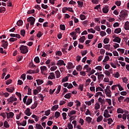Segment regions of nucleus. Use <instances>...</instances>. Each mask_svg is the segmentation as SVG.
Listing matches in <instances>:
<instances>
[{
    "label": "nucleus",
    "instance_id": "1",
    "mask_svg": "<svg viewBox=\"0 0 129 129\" xmlns=\"http://www.w3.org/2000/svg\"><path fill=\"white\" fill-rule=\"evenodd\" d=\"M19 49L21 51L20 52L22 54H27L29 52V49H28V46L24 45H22L19 47Z\"/></svg>",
    "mask_w": 129,
    "mask_h": 129
},
{
    "label": "nucleus",
    "instance_id": "2",
    "mask_svg": "<svg viewBox=\"0 0 129 129\" xmlns=\"http://www.w3.org/2000/svg\"><path fill=\"white\" fill-rule=\"evenodd\" d=\"M119 18H121L122 20H124L126 17H127V11L122 10L120 12V15H119Z\"/></svg>",
    "mask_w": 129,
    "mask_h": 129
},
{
    "label": "nucleus",
    "instance_id": "3",
    "mask_svg": "<svg viewBox=\"0 0 129 129\" xmlns=\"http://www.w3.org/2000/svg\"><path fill=\"white\" fill-rule=\"evenodd\" d=\"M28 23H30V26H34L35 22H36V19L33 17H30L27 19Z\"/></svg>",
    "mask_w": 129,
    "mask_h": 129
},
{
    "label": "nucleus",
    "instance_id": "4",
    "mask_svg": "<svg viewBox=\"0 0 129 129\" xmlns=\"http://www.w3.org/2000/svg\"><path fill=\"white\" fill-rule=\"evenodd\" d=\"M17 100H18V99H17V98H15V95L12 96L7 99V101H8V104H10V102L13 103L14 101H17Z\"/></svg>",
    "mask_w": 129,
    "mask_h": 129
},
{
    "label": "nucleus",
    "instance_id": "5",
    "mask_svg": "<svg viewBox=\"0 0 129 129\" xmlns=\"http://www.w3.org/2000/svg\"><path fill=\"white\" fill-rule=\"evenodd\" d=\"M109 11V6H105L102 9V12L104 14H107V13H108Z\"/></svg>",
    "mask_w": 129,
    "mask_h": 129
},
{
    "label": "nucleus",
    "instance_id": "6",
    "mask_svg": "<svg viewBox=\"0 0 129 129\" xmlns=\"http://www.w3.org/2000/svg\"><path fill=\"white\" fill-rule=\"evenodd\" d=\"M56 65L57 66H62V65H63V66H66V63L64 62V60L60 59L58 60V62L56 63Z\"/></svg>",
    "mask_w": 129,
    "mask_h": 129
},
{
    "label": "nucleus",
    "instance_id": "7",
    "mask_svg": "<svg viewBox=\"0 0 129 129\" xmlns=\"http://www.w3.org/2000/svg\"><path fill=\"white\" fill-rule=\"evenodd\" d=\"M25 113L26 115H27V116H30L32 114V113L31 112V109L30 108H27L26 110L25 111Z\"/></svg>",
    "mask_w": 129,
    "mask_h": 129
},
{
    "label": "nucleus",
    "instance_id": "8",
    "mask_svg": "<svg viewBox=\"0 0 129 129\" xmlns=\"http://www.w3.org/2000/svg\"><path fill=\"white\" fill-rule=\"evenodd\" d=\"M50 76H48V79H50L51 80L53 79H56V77H55V74L54 73H50Z\"/></svg>",
    "mask_w": 129,
    "mask_h": 129
},
{
    "label": "nucleus",
    "instance_id": "9",
    "mask_svg": "<svg viewBox=\"0 0 129 129\" xmlns=\"http://www.w3.org/2000/svg\"><path fill=\"white\" fill-rule=\"evenodd\" d=\"M7 118H13L14 117V115H15V114H14V112H10V113H7Z\"/></svg>",
    "mask_w": 129,
    "mask_h": 129
},
{
    "label": "nucleus",
    "instance_id": "10",
    "mask_svg": "<svg viewBox=\"0 0 129 129\" xmlns=\"http://www.w3.org/2000/svg\"><path fill=\"white\" fill-rule=\"evenodd\" d=\"M121 39L118 36L115 37L114 39H113V42H115L116 43H120Z\"/></svg>",
    "mask_w": 129,
    "mask_h": 129
},
{
    "label": "nucleus",
    "instance_id": "11",
    "mask_svg": "<svg viewBox=\"0 0 129 129\" xmlns=\"http://www.w3.org/2000/svg\"><path fill=\"white\" fill-rule=\"evenodd\" d=\"M105 93L108 97H111V91H107V90H105Z\"/></svg>",
    "mask_w": 129,
    "mask_h": 129
},
{
    "label": "nucleus",
    "instance_id": "12",
    "mask_svg": "<svg viewBox=\"0 0 129 129\" xmlns=\"http://www.w3.org/2000/svg\"><path fill=\"white\" fill-rule=\"evenodd\" d=\"M6 90L8 92H10V93H13L15 91V88L14 87L7 88Z\"/></svg>",
    "mask_w": 129,
    "mask_h": 129
},
{
    "label": "nucleus",
    "instance_id": "13",
    "mask_svg": "<svg viewBox=\"0 0 129 129\" xmlns=\"http://www.w3.org/2000/svg\"><path fill=\"white\" fill-rule=\"evenodd\" d=\"M67 68L68 69H71V68H74V66L72 62H68Z\"/></svg>",
    "mask_w": 129,
    "mask_h": 129
},
{
    "label": "nucleus",
    "instance_id": "14",
    "mask_svg": "<svg viewBox=\"0 0 129 129\" xmlns=\"http://www.w3.org/2000/svg\"><path fill=\"white\" fill-rule=\"evenodd\" d=\"M124 29H125L126 30H129V22H128V21H127L124 23Z\"/></svg>",
    "mask_w": 129,
    "mask_h": 129
},
{
    "label": "nucleus",
    "instance_id": "15",
    "mask_svg": "<svg viewBox=\"0 0 129 129\" xmlns=\"http://www.w3.org/2000/svg\"><path fill=\"white\" fill-rule=\"evenodd\" d=\"M85 40H86V38H85V36H83L79 38V41H80V43H84V41H85Z\"/></svg>",
    "mask_w": 129,
    "mask_h": 129
},
{
    "label": "nucleus",
    "instance_id": "16",
    "mask_svg": "<svg viewBox=\"0 0 129 129\" xmlns=\"http://www.w3.org/2000/svg\"><path fill=\"white\" fill-rule=\"evenodd\" d=\"M68 116H72L73 114H76V111L74 110H71V111H70V112L68 113Z\"/></svg>",
    "mask_w": 129,
    "mask_h": 129
},
{
    "label": "nucleus",
    "instance_id": "17",
    "mask_svg": "<svg viewBox=\"0 0 129 129\" xmlns=\"http://www.w3.org/2000/svg\"><path fill=\"white\" fill-rule=\"evenodd\" d=\"M37 85H41V84H43V83H44V81H43V80H41V79H37L36 80Z\"/></svg>",
    "mask_w": 129,
    "mask_h": 129
},
{
    "label": "nucleus",
    "instance_id": "18",
    "mask_svg": "<svg viewBox=\"0 0 129 129\" xmlns=\"http://www.w3.org/2000/svg\"><path fill=\"white\" fill-rule=\"evenodd\" d=\"M32 102H33V99L32 98H28L25 104H26V105H30Z\"/></svg>",
    "mask_w": 129,
    "mask_h": 129
},
{
    "label": "nucleus",
    "instance_id": "19",
    "mask_svg": "<svg viewBox=\"0 0 129 129\" xmlns=\"http://www.w3.org/2000/svg\"><path fill=\"white\" fill-rule=\"evenodd\" d=\"M8 46H9L8 41H5V43H3L2 45V47H4V49H7Z\"/></svg>",
    "mask_w": 129,
    "mask_h": 129
},
{
    "label": "nucleus",
    "instance_id": "20",
    "mask_svg": "<svg viewBox=\"0 0 129 129\" xmlns=\"http://www.w3.org/2000/svg\"><path fill=\"white\" fill-rule=\"evenodd\" d=\"M59 108V105H55L54 106H52L51 107V110L52 111H54V110H57Z\"/></svg>",
    "mask_w": 129,
    "mask_h": 129
},
{
    "label": "nucleus",
    "instance_id": "21",
    "mask_svg": "<svg viewBox=\"0 0 129 129\" xmlns=\"http://www.w3.org/2000/svg\"><path fill=\"white\" fill-rule=\"evenodd\" d=\"M37 105H38V102H35L34 103L31 107V109H35V108L37 107Z\"/></svg>",
    "mask_w": 129,
    "mask_h": 129
},
{
    "label": "nucleus",
    "instance_id": "22",
    "mask_svg": "<svg viewBox=\"0 0 129 129\" xmlns=\"http://www.w3.org/2000/svg\"><path fill=\"white\" fill-rule=\"evenodd\" d=\"M35 127L37 129H44V128H43V126H42L41 124L38 123H36L35 124Z\"/></svg>",
    "mask_w": 129,
    "mask_h": 129
},
{
    "label": "nucleus",
    "instance_id": "23",
    "mask_svg": "<svg viewBox=\"0 0 129 129\" xmlns=\"http://www.w3.org/2000/svg\"><path fill=\"white\" fill-rule=\"evenodd\" d=\"M4 126H5V127H6V128H8V127H10V125L9 124V122H8V121H4Z\"/></svg>",
    "mask_w": 129,
    "mask_h": 129
},
{
    "label": "nucleus",
    "instance_id": "24",
    "mask_svg": "<svg viewBox=\"0 0 129 129\" xmlns=\"http://www.w3.org/2000/svg\"><path fill=\"white\" fill-rule=\"evenodd\" d=\"M120 32H121V29H120V28H116L114 31V33L115 34H119V33H120Z\"/></svg>",
    "mask_w": 129,
    "mask_h": 129
},
{
    "label": "nucleus",
    "instance_id": "25",
    "mask_svg": "<svg viewBox=\"0 0 129 129\" xmlns=\"http://www.w3.org/2000/svg\"><path fill=\"white\" fill-rule=\"evenodd\" d=\"M98 101L99 102H100L102 104L103 103L104 104H105V101H104V99H102V98L100 97L98 98Z\"/></svg>",
    "mask_w": 129,
    "mask_h": 129
},
{
    "label": "nucleus",
    "instance_id": "26",
    "mask_svg": "<svg viewBox=\"0 0 129 129\" xmlns=\"http://www.w3.org/2000/svg\"><path fill=\"white\" fill-rule=\"evenodd\" d=\"M55 73L56 75V78H59L60 76H61V73L59 71H56L55 72Z\"/></svg>",
    "mask_w": 129,
    "mask_h": 129
},
{
    "label": "nucleus",
    "instance_id": "27",
    "mask_svg": "<svg viewBox=\"0 0 129 129\" xmlns=\"http://www.w3.org/2000/svg\"><path fill=\"white\" fill-rule=\"evenodd\" d=\"M103 48H104V49H106L107 50L109 51V50H110V44L105 45H104Z\"/></svg>",
    "mask_w": 129,
    "mask_h": 129
},
{
    "label": "nucleus",
    "instance_id": "28",
    "mask_svg": "<svg viewBox=\"0 0 129 129\" xmlns=\"http://www.w3.org/2000/svg\"><path fill=\"white\" fill-rule=\"evenodd\" d=\"M86 120L87 121H88V123H90V122H91L92 120V118L88 116L86 117Z\"/></svg>",
    "mask_w": 129,
    "mask_h": 129
},
{
    "label": "nucleus",
    "instance_id": "29",
    "mask_svg": "<svg viewBox=\"0 0 129 129\" xmlns=\"http://www.w3.org/2000/svg\"><path fill=\"white\" fill-rule=\"evenodd\" d=\"M40 70H41V72H44V71H46V70H47V67H46V66L41 67Z\"/></svg>",
    "mask_w": 129,
    "mask_h": 129
},
{
    "label": "nucleus",
    "instance_id": "30",
    "mask_svg": "<svg viewBox=\"0 0 129 129\" xmlns=\"http://www.w3.org/2000/svg\"><path fill=\"white\" fill-rule=\"evenodd\" d=\"M104 44H108L109 43V38L106 37L103 40Z\"/></svg>",
    "mask_w": 129,
    "mask_h": 129
},
{
    "label": "nucleus",
    "instance_id": "31",
    "mask_svg": "<svg viewBox=\"0 0 129 129\" xmlns=\"http://www.w3.org/2000/svg\"><path fill=\"white\" fill-rule=\"evenodd\" d=\"M23 58H24L23 55H18L17 56V61L20 62V61H22V60L23 59Z\"/></svg>",
    "mask_w": 129,
    "mask_h": 129
},
{
    "label": "nucleus",
    "instance_id": "32",
    "mask_svg": "<svg viewBox=\"0 0 129 129\" xmlns=\"http://www.w3.org/2000/svg\"><path fill=\"white\" fill-rule=\"evenodd\" d=\"M34 62H36L37 63H40V58L39 56H36L34 58Z\"/></svg>",
    "mask_w": 129,
    "mask_h": 129
},
{
    "label": "nucleus",
    "instance_id": "33",
    "mask_svg": "<svg viewBox=\"0 0 129 129\" xmlns=\"http://www.w3.org/2000/svg\"><path fill=\"white\" fill-rule=\"evenodd\" d=\"M32 117L33 118H35V121H39V118L38 117V116L35 115V114H33L32 115Z\"/></svg>",
    "mask_w": 129,
    "mask_h": 129
},
{
    "label": "nucleus",
    "instance_id": "34",
    "mask_svg": "<svg viewBox=\"0 0 129 129\" xmlns=\"http://www.w3.org/2000/svg\"><path fill=\"white\" fill-rule=\"evenodd\" d=\"M25 34H26V31L25 30L23 29L20 31V35H21L22 37H24Z\"/></svg>",
    "mask_w": 129,
    "mask_h": 129
},
{
    "label": "nucleus",
    "instance_id": "35",
    "mask_svg": "<svg viewBox=\"0 0 129 129\" xmlns=\"http://www.w3.org/2000/svg\"><path fill=\"white\" fill-rule=\"evenodd\" d=\"M80 18L82 21H83L86 19V16H85V15L83 14L80 15Z\"/></svg>",
    "mask_w": 129,
    "mask_h": 129
},
{
    "label": "nucleus",
    "instance_id": "36",
    "mask_svg": "<svg viewBox=\"0 0 129 129\" xmlns=\"http://www.w3.org/2000/svg\"><path fill=\"white\" fill-rule=\"evenodd\" d=\"M64 97L69 99V98H70V97H71V93H67L66 95H64Z\"/></svg>",
    "mask_w": 129,
    "mask_h": 129
},
{
    "label": "nucleus",
    "instance_id": "37",
    "mask_svg": "<svg viewBox=\"0 0 129 129\" xmlns=\"http://www.w3.org/2000/svg\"><path fill=\"white\" fill-rule=\"evenodd\" d=\"M29 65H30V68H34V69H35V68H37L36 66L34 65V63L32 62V61L30 62Z\"/></svg>",
    "mask_w": 129,
    "mask_h": 129
},
{
    "label": "nucleus",
    "instance_id": "38",
    "mask_svg": "<svg viewBox=\"0 0 129 129\" xmlns=\"http://www.w3.org/2000/svg\"><path fill=\"white\" fill-rule=\"evenodd\" d=\"M117 113H123V110L120 108H118L117 110Z\"/></svg>",
    "mask_w": 129,
    "mask_h": 129
},
{
    "label": "nucleus",
    "instance_id": "39",
    "mask_svg": "<svg viewBox=\"0 0 129 129\" xmlns=\"http://www.w3.org/2000/svg\"><path fill=\"white\" fill-rule=\"evenodd\" d=\"M17 26H19V27H20V26H22L23 25V21L22 20H19L17 22Z\"/></svg>",
    "mask_w": 129,
    "mask_h": 129
},
{
    "label": "nucleus",
    "instance_id": "40",
    "mask_svg": "<svg viewBox=\"0 0 129 129\" xmlns=\"http://www.w3.org/2000/svg\"><path fill=\"white\" fill-rule=\"evenodd\" d=\"M17 40H18V38H14V37H11L9 39L10 42H15V41H17Z\"/></svg>",
    "mask_w": 129,
    "mask_h": 129
},
{
    "label": "nucleus",
    "instance_id": "41",
    "mask_svg": "<svg viewBox=\"0 0 129 129\" xmlns=\"http://www.w3.org/2000/svg\"><path fill=\"white\" fill-rule=\"evenodd\" d=\"M77 71H81L82 70V66L81 65H79L76 67Z\"/></svg>",
    "mask_w": 129,
    "mask_h": 129
},
{
    "label": "nucleus",
    "instance_id": "42",
    "mask_svg": "<svg viewBox=\"0 0 129 129\" xmlns=\"http://www.w3.org/2000/svg\"><path fill=\"white\" fill-rule=\"evenodd\" d=\"M60 113L59 112V111H56L54 114L56 118H58V117L60 116Z\"/></svg>",
    "mask_w": 129,
    "mask_h": 129
},
{
    "label": "nucleus",
    "instance_id": "43",
    "mask_svg": "<svg viewBox=\"0 0 129 129\" xmlns=\"http://www.w3.org/2000/svg\"><path fill=\"white\" fill-rule=\"evenodd\" d=\"M69 79V78L67 76L63 78L62 80V83L67 82V81H68Z\"/></svg>",
    "mask_w": 129,
    "mask_h": 129
},
{
    "label": "nucleus",
    "instance_id": "44",
    "mask_svg": "<svg viewBox=\"0 0 129 129\" xmlns=\"http://www.w3.org/2000/svg\"><path fill=\"white\" fill-rule=\"evenodd\" d=\"M75 103H76L77 107H79L81 105V103L78 100H76Z\"/></svg>",
    "mask_w": 129,
    "mask_h": 129
},
{
    "label": "nucleus",
    "instance_id": "45",
    "mask_svg": "<svg viewBox=\"0 0 129 129\" xmlns=\"http://www.w3.org/2000/svg\"><path fill=\"white\" fill-rule=\"evenodd\" d=\"M102 118H103L102 116L100 115L98 118H97V121L98 122H100V121H101V120H102Z\"/></svg>",
    "mask_w": 129,
    "mask_h": 129
},
{
    "label": "nucleus",
    "instance_id": "46",
    "mask_svg": "<svg viewBox=\"0 0 129 129\" xmlns=\"http://www.w3.org/2000/svg\"><path fill=\"white\" fill-rule=\"evenodd\" d=\"M78 6L80 7L81 8H82L83 7V2L81 1H78L77 2Z\"/></svg>",
    "mask_w": 129,
    "mask_h": 129
},
{
    "label": "nucleus",
    "instance_id": "47",
    "mask_svg": "<svg viewBox=\"0 0 129 129\" xmlns=\"http://www.w3.org/2000/svg\"><path fill=\"white\" fill-rule=\"evenodd\" d=\"M100 36L101 37H104V36L106 35V33L105 31H102L100 32Z\"/></svg>",
    "mask_w": 129,
    "mask_h": 129
},
{
    "label": "nucleus",
    "instance_id": "48",
    "mask_svg": "<svg viewBox=\"0 0 129 129\" xmlns=\"http://www.w3.org/2000/svg\"><path fill=\"white\" fill-rule=\"evenodd\" d=\"M62 117L64 120H66V119H67V117H66V116H67V114L66 113L63 112L62 113Z\"/></svg>",
    "mask_w": 129,
    "mask_h": 129
},
{
    "label": "nucleus",
    "instance_id": "49",
    "mask_svg": "<svg viewBox=\"0 0 129 129\" xmlns=\"http://www.w3.org/2000/svg\"><path fill=\"white\" fill-rule=\"evenodd\" d=\"M107 21H109V22H110L111 23H112V22H114V21H115V19L111 17H109V18H107Z\"/></svg>",
    "mask_w": 129,
    "mask_h": 129
},
{
    "label": "nucleus",
    "instance_id": "50",
    "mask_svg": "<svg viewBox=\"0 0 129 129\" xmlns=\"http://www.w3.org/2000/svg\"><path fill=\"white\" fill-rule=\"evenodd\" d=\"M100 108V105L99 103H96L95 107V109L97 110L99 109Z\"/></svg>",
    "mask_w": 129,
    "mask_h": 129
},
{
    "label": "nucleus",
    "instance_id": "51",
    "mask_svg": "<svg viewBox=\"0 0 129 129\" xmlns=\"http://www.w3.org/2000/svg\"><path fill=\"white\" fill-rule=\"evenodd\" d=\"M59 27H60V30H62V31H65L66 27L64 25L61 24L60 25Z\"/></svg>",
    "mask_w": 129,
    "mask_h": 129
},
{
    "label": "nucleus",
    "instance_id": "52",
    "mask_svg": "<svg viewBox=\"0 0 129 129\" xmlns=\"http://www.w3.org/2000/svg\"><path fill=\"white\" fill-rule=\"evenodd\" d=\"M41 8H42V9H44V10H46L48 9V5L42 4H41Z\"/></svg>",
    "mask_w": 129,
    "mask_h": 129
},
{
    "label": "nucleus",
    "instance_id": "53",
    "mask_svg": "<svg viewBox=\"0 0 129 129\" xmlns=\"http://www.w3.org/2000/svg\"><path fill=\"white\" fill-rule=\"evenodd\" d=\"M13 82V80L12 79H9L6 81V85H9V84H11Z\"/></svg>",
    "mask_w": 129,
    "mask_h": 129
},
{
    "label": "nucleus",
    "instance_id": "54",
    "mask_svg": "<svg viewBox=\"0 0 129 129\" xmlns=\"http://www.w3.org/2000/svg\"><path fill=\"white\" fill-rule=\"evenodd\" d=\"M124 99V97L123 96H120L118 98V101L119 102H121V100H123Z\"/></svg>",
    "mask_w": 129,
    "mask_h": 129
},
{
    "label": "nucleus",
    "instance_id": "55",
    "mask_svg": "<svg viewBox=\"0 0 129 129\" xmlns=\"http://www.w3.org/2000/svg\"><path fill=\"white\" fill-rule=\"evenodd\" d=\"M35 13V10L33 9L32 10H29L27 12L28 15H31V14H34Z\"/></svg>",
    "mask_w": 129,
    "mask_h": 129
},
{
    "label": "nucleus",
    "instance_id": "56",
    "mask_svg": "<svg viewBox=\"0 0 129 129\" xmlns=\"http://www.w3.org/2000/svg\"><path fill=\"white\" fill-rule=\"evenodd\" d=\"M115 4L116 6H117V7H120V5H121V2L117 1L115 2Z\"/></svg>",
    "mask_w": 129,
    "mask_h": 129
},
{
    "label": "nucleus",
    "instance_id": "57",
    "mask_svg": "<svg viewBox=\"0 0 129 129\" xmlns=\"http://www.w3.org/2000/svg\"><path fill=\"white\" fill-rule=\"evenodd\" d=\"M66 11H68V8L63 7L62 9V11L63 14H65V13H66Z\"/></svg>",
    "mask_w": 129,
    "mask_h": 129
},
{
    "label": "nucleus",
    "instance_id": "58",
    "mask_svg": "<svg viewBox=\"0 0 129 129\" xmlns=\"http://www.w3.org/2000/svg\"><path fill=\"white\" fill-rule=\"evenodd\" d=\"M68 126L69 129H73V125L71 123L68 124Z\"/></svg>",
    "mask_w": 129,
    "mask_h": 129
},
{
    "label": "nucleus",
    "instance_id": "59",
    "mask_svg": "<svg viewBox=\"0 0 129 129\" xmlns=\"http://www.w3.org/2000/svg\"><path fill=\"white\" fill-rule=\"evenodd\" d=\"M51 110L50 109L47 110L45 112V115H46V116H48L50 114Z\"/></svg>",
    "mask_w": 129,
    "mask_h": 129
},
{
    "label": "nucleus",
    "instance_id": "60",
    "mask_svg": "<svg viewBox=\"0 0 129 129\" xmlns=\"http://www.w3.org/2000/svg\"><path fill=\"white\" fill-rule=\"evenodd\" d=\"M103 91V89H102V88H101L100 87H98L97 88H96V92H97V91Z\"/></svg>",
    "mask_w": 129,
    "mask_h": 129
},
{
    "label": "nucleus",
    "instance_id": "61",
    "mask_svg": "<svg viewBox=\"0 0 129 129\" xmlns=\"http://www.w3.org/2000/svg\"><path fill=\"white\" fill-rule=\"evenodd\" d=\"M117 51H118V52H121V54H123V53H124V49H123L118 48L117 49Z\"/></svg>",
    "mask_w": 129,
    "mask_h": 129
},
{
    "label": "nucleus",
    "instance_id": "62",
    "mask_svg": "<svg viewBox=\"0 0 129 129\" xmlns=\"http://www.w3.org/2000/svg\"><path fill=\"white\" fill-rule=\"evenodd\" d=\"M55 55H56V56H62V52H61L60 51H57L56 52Z\"/></svg>",
    "mask_w": 129,
    "mask_h": 129
},
{
    "label": "nucleus",
    "instance_id": "63",
    "mask_svg": "<svg viewBox=\"0 0 129 129\" xmlns=\"http://www.w3.org/2000/svg\"><path fill=\"white\" fill-rule=\"evenodd\" d=\"M81 53L83 56H85L86 54H87V50H85V51H82Z\"/></svg>",
    "mask_w": 129,
    "mask_h": 129
},
{
    "label": "nucleus",
    "instance_id": "64",
    "mask_svg": "<svg viewBox=\"0 0 129 129\" xmlns=\"http://www.w3.org/2000/svg\"><path fill=\"white\" fill-rule=\"evenodd\" d=\"M57 69V67L56 66H53L50 68V71H55Z\"/></svg>",
    "mask_w": 129,
    "mask_h": 129
}]
</instances>
